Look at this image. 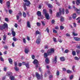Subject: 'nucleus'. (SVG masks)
<instances>
[{"label":"nucleus","instance_id":"aec40b11","mask_svg":"<svg viewBox=\"0 0 80 80\" xmlns=\"http://www.w3.org/2000/svg\"><path fill=\"white\" fill-rule=\"evenodd\" d=\"M47 5L48 6V8H52V7H53L52 6V4H50L48 3V4H47Z\"/></svg>","mask_w":80,"mask_h":80},{"label":"nucleus","instance_id":"4468645a","mask_svg":"<svg viewBox=\"0 0 80 80\" xmlns=\"http://www.w3.org/2000/svg\"><path fill=\"white\" fill-rule=\"evenodd\" d=\"M24 52L26 54L28 53V52H29V50L28 48H26L25 49Z\"/></svg>","mask_w":80,"mask_h":80},{"label":"nucleus","instance_id":"6ab92c4d","mask_svg":"<svg viewBox=\"0 0 80 80\" xmlns=\"http://www.w3.org/2000/svg\"><path fill=\"white\" fill-rule=\"evenodd\" d=\"M36 42L37 44H40V39H38L36 41Z\"/></svg>","mask_w":80,"mask_h":80},{"label":"nucleus","instance_id":"ea45409f","mask_svg":"<svg viewBox=\"0 0 80 80\" xmlns=\"http://www.w3.org/2000/svg\"><path fill=\"white\" fill-rule=\"evenodd\" d=\"M60 28L61 30H62L63 29H64V27L62 26H60Z\"/></svg>","mask_w":80,"mask_h":80},{"label":"nucleus","instance_id":"052dcab7","mask_svg":"<svg viewBox=\"0 0 80 80\" xmlns=\"http://www.w3.org/2000/svg\"><path fill=\"white\" fill-rule=\"evenodd\" d=\"M24 10H27V7H26V6L24 5Z\"/></svg>","mask_w":80,"mask_h":80},{"label":"nucleus","instance_id":"8fccbe9b","mask_svg":"<svg viewBox=\"0 0 80 80\" xmlns=\"http://www.w3.org/2000/svg\"><path fill=\"white\" fill-rule=\"evenodd\" d=\"M44 48L45 49H48V46L47 45L44 46Z\"/></svg>","mask_w":80,"mask_h":80},{"label":"nucleus","instance_id":"4be33fe9","mask_svg":"<svg viewBox=\"0 0 80 80\" xmlns=\"http://www.w3.org/2000/svg\"><path fill=\"white\" fill-rule=\"evenodd\" d=\"M76 11L77 12L79 15L80 14V10L77 8H76Z\"/></svg>","mask_w":80,"mask_h":80},{"label":"nucleus","instance_id":"c756f323","mask_svg":"<svg viewBox=\"0 0 80 80\" xmlns=\"http://www.w3.org/2000/svg\"><path fill=\"white\" fill-rule=\"evenodd\" d=\"M23 17L24 18H25V17H26V13H25V12H23Z\"/></svg>","mask_w":80,"mask_h":80},{"label":"nucleus","instance_id":"0e129e2a","mask_svg":"<svg viewBox=\"0 0 80 80\" xmlns=\"http://www.w3.org/2000/svg\"><path fill=\"white\" fill-rule=\"evenodd\" d=\"M35 56L34 55H32V59H35Z\"/></svg>","mask_w":80,"mask_h":80},{"label":"nucleus","instance_id":"4c0bfd02","mask_svg":"<svg viewBox=\"0 0 80 80\" xmlns=\"http://www.w3.org/2000/svg\"><path fill=\"white\" fill-rule=\"evenodd\" d=\"M36 34H38V35H40L41 33V32H39L38 31H37L36 32Z\"/></svg>","mask_w":80,"mask_h":80},{"label":"nucleus","instance_id":"0eeeda50","mask_svg":"<svg viewBox=\"0 0 80 80\" xmlns=\"http://www.w3.org/2000/svg\"><path fill=\"white\" fill-rule=\"evenodd\" d=\"M33 64H35V65H37V64H38V60L35 59L34 60V61L33 62Z\"/></svg>","mask_w":80,"mask_h":80},{"label":"nucleus","instance_id":"13d9d810","mask_svg":"<svg viewBox=\"0 0 80 80\" xmlns=\"http://www.w3.org/2000/svg\"><path fill=\"white\" fill-rule=\"evenodd\" d=\"M18 15H19V16H22V12H19L18 13Z\"/></svg>","mask_w":80,"mask_h":80},{"label":"nucleus","instance_id":"f257e3e1","mask_svg":"<svg viewBox=\"0 0 80 80\" xmlns=\"http://www.w3.org/2000/svg\"><path fill=\"white\" fill-rule=\"evenodd\" d=\"M55 52L54 49L53 48L50 49L48 50L47 53H44V58H47L48 55H52V53H53Z\"/></svg>","mask_w":80,"mask_h":80},{"label":"nucleus","instance_id":"603ef678","mask_svg":"<svg viewBox=\"0 0 80 80\" xmlns=\"http://www.w3.org/2000/svg\"><path fill=\"white\" fill-rule=\"evenodd\" d=\"M73 75H71L70 77V80H72V79H73Z\"/></svg>","mask_w":80,"mask_h":80},{"label":"nucleus","instance_id":"bb28decb","mask_svg":"<svg viewBox=\"0 0 80 80\" xmlns=\"http://www.w3.org/2000/svg\"><path fill=\"white\" fill-rule=\"evenodd\" d=\"M45 62L46 63H49V59H48V58H47L45 60Z\"/></svg>","mask_w":80,"mask_h":80},{"label":"nucleus","instance_id":"58836bf2","mask_svg":"<svg viewBox=\"0 0 80 80\" xmlns=\"http://www.w3.org/2000/svg\"><path fill=\"white\" fill-rule=\"evenodd\" d=\"M74 59L76 60H79V58H78V57H74Z\"/></svg>","mask_w":80,"mask_h":80},{"label":"nucleus","instance_id":"7c9ffc66","mask_svg":"<svg viewBox=\"0 0 80 80\" xmlns=\"http://www.w3.org/2000/svg\"><path fill=\"white\" fill-rule=\"evenodd\" d=\"M36 24L38 27H40V25H41V23L38 22H37L36 23Z\"/></svg>","mask_w":80,"mask_h":80},{"label":"nucleus","instance_id":"9b49d317","mask_svg":"<svg viewBox=\"0 0 80 80\" xmlns=\"http://www.w3.org/2000/svg\"><path fill=\"white\" fill-rule=\"evenodd\" d=\"M9 78L11 80H15V77L13 76H10Z\"/></svg>","mask_w":80,"mask_h":80},{"label":"nucleus","instance_id":"5701e85b","mask_svg":"<svg viewBox=\"0 0 80 80\" xmlns=\"http://www.w3.org/2000/svg\"><path fill=\"white\" fill-rule=\"evenodd\" d=\"M14 70L15 71L18 72V71L19 70V68H18L17 67H14Z\"/></svg>","mask_w":80,"mask_h":80},{"label":"nucleus","instance_id":"a18cd8bd","mask_svg":"<svg viewBox=\"0 0 80 80\" xmlns=\"http://www.w3.org/2000/svg\"><path fill=\"white\" fill-rule=\"evenodd\" d=\"M75 66H73L72 67V69L74 72H75V71L74 70H75Z\"/></svg>","mask_w":80,"mask_h":80},{"label":"nucleus","instance_id":"f3484780","mask_svg":"<svg viewBox=\"0 0 80 80\" xmlns=\"http://www.w3.org/2000/svg\"><path fill=\"white\" fill-rule=\"evenodd\" d=\"M76 4L77 5H79V4H80V0H77L76 2Z\"/></svg>","mask_w":80,"mask_h":80},{"label":"nucleus","instance_id":"09e8293b","mask_svg":"<svg viewBox=\"0 0 80 80\" xmlns=\"http://www.w3.org/2000/svg\"><path fill=\"white\" fill-rule=\"evenodd\" d=\"M0 60L2 62H3V61H4V60H3V58H2V56L1 57Z\"/></svg>","mask_w":80,"mask_h":80},{"label":"nucleus","instance_id":"37998d69","mask_svg":"<svg viewBox=\"0 0 80 80\" xmlns=\"http://www.w3.org/2000/svg\"><path fill=\"white\" fill-rule=\"evenodd\" d=\"M46 31H47V32L48 33L50 32L49 31V29L48 28L46 29Z\"/></svg>","mask_w":80,"mask_h":80},{"label":"nucleus","instance_id":"f8f14e48","mask_svg":"<svg viewBox=\"0 0 80 80\" xmlns=\"http://www.w3.org/2000/svg\"><path fill=\"white\" fill-rule=\"evenodd\" d=\"M74 39L76 41H80V38H78L75 37L74 38Z\"/></svg>","mask_w":80,"mask_h":80},{"label":"nucleus","instance_id":"338daca9","mask_svg":"<svg viewBox=\"0 0 80 80\" xmlns=\"http://www.w3.org/2000/svg\"><path fill=\"white\" fill-rule=\"evenodd\" d=\"M77 48H78V49H80V45H77Z\"/></svg>","mask_w":80,"mask_h":80},{"label":"nucleus","instance_id":"3c124183","mask_svg":"<svg viewBox=\"0 0 80 80\" xmlns=\"http://www.w3.org/2000/svg\"><path fill=\"white\" fill-rule=\"evenodd\" d=\"M14 66H15V67H17V66L18 65L17 62H15L14 63Z\"/></svg>","mask_w":80,"mask_h":80},{"label":"nucleus","instance_id":"b1692460","mask_svg":"<svg viewBox=\"0 0 80 80\" xmlns=\"http://www.w3.org/2000/svg\"><path fill=\"white\" fill-rule=\"evenodd\" d=\"M72 53L73 56L76 55V52H75V51H72Z\"/></svg>","mask_w":80,"mask_h":80},{"label":"nucleus","instance_id":"5fc2aeb1","mask_svg":"<svg viewBox=\"0 0 80 80\" xmlns=\"http://www.w3.org/2000/svg\"><path fill=\"white\" fill-rule=\"evenodd\" d=\"M40 78L41 79H43V74H42V73H41V74Z\"/></svg>","mask_w":80,"mask_h":80},{"label":"nucleus","instance_id":"e433bc0d","mask_svg":"<svg viewBox=\"0 0 80 80\" xmlns=\"http://www.w3.org/2000/svg\"><path fill=\"white\" fill-rule=\"evenodd\" d=\"M22 40L24 43H26V40H25V38H23Z\"/></svg>","mask_w":80,"mask_h":80},{"label":"nucleus","instance_id":"20e7f679","mask_svg":"<svg viewBox=\"0 0 80 80\" xmlns=\"http://www.w3.org/2000/svg\"><path fill=\"white\" fill-rule=\"evenodd\" d=\"M36 76L37 78L38 79V80H39L40 79H41L40 78V74H39V73H38L37 72H36Z\"/></svg>","mask_w":80,"mask_h":80},{"label":"nucleus","instance_id":"864d4df0","mask_svg":"<svg viewBox=\"0 0 80 80\" xmlns=\"http://www.w3.org/2000/svg\"><path fill=\"white\" fill-rule=\"evenodd\" d=\"M8 12L10 14H11L12 13V10H9L8 11Z\"/></svg>","mask_w":80,"mask_h":80},{"label":"nucleus","instance_id":"c9c22d12","mask_svg":"<svg viewBox=\"0 0 80 80\" xmlns=\"http://www.w3.org/2000/svg\"><path fill=\"white\" fill-rule=\"evenodd\" d=\"M56 75L57 76H59V75H60V72H59V71H57L56 72Z\"/></svg>","mask_w":80,"mask_h":80},{"label":"nucleus","instance_id":"774afa93","mask_svg":"<svg viewBox=\"0 0 80 80\" xmlns=\"http://www.w3.org/2000/svg\"><path fill=\"white\" fill-rule=\"evenodd\" d=\"M3 70L4 71H6L7 70V67H4Z\"/></svg>","mask_w":80,"mask_h":80},{"label":"nucleus","instance_id":"412c9836","mask_svg":"<svg viewBox=\"0 0 80 80\" xmlns=\"http://www.w3.org/2000/svg\"><path fill=\"white\" fill-rule=\"evenodd\" d=\"M37 15H38V16H40L41 15H42V14H41V12H40L39 11H38L37 12Z\"/></svg>","mask_w":80,"mask_h":80},{"label":"nucleus","instance_id":"2eb2a0df","mask_svg":"<svg viewBox=\"0 0 80 80\" xmlns=\"http://www.w3.org/2000/svg\"><path fill=\"white\" fill-rule=\"evenodd\" d=\"M7 75V76H10V75H12V73L10 72H8Z\"/></svg>","mask_w":80,"mask_h":80},{"label":"nucleus","instance_id":"f704fd0d","mask_svg":"<svg viewBox=\"0 0 80 80\" xmlns=\"http://www.w3.org/2000/svg\"><path fill=\"white\" fill-rule=\"evenodd\" d=\"M72 34L74 36H77L78 35V34L75 33V32H72Z\"/></svg>","mask_w":80,"mask_h":80},{"label":"nucleus","instance_id":"7ed1b4c3","mask_svg":"<svg viewBox=\"0 0 80 80\" xmlns=\"http://www.w3.org/2000/svg\"><path fill=\"white\" fill-rule=\"evenodd\" d=\"M8 28V24L6 23L0 26V29L2 30H3V29L7 28Z\"/></svg>","mask_w":80,"mask_h":80},{"label":"nucleus","instance_id":"9d476101","mask_svg":"<svg viewBox=\"0 0 80 80\" xmlns=\"http://www.w3.org/2000/svg\"><path fill=\"white\" fill-rule=\"evenodd\" d=\"M27 26L28 28H31V25H30V23L29 21H28L27 22Z\"/></svg>","mask_w":80,"mask_h":80},{"label":"nucleus","instance_id":"ddd939ff","mask_svg":"<svg viewBox=\"0 0 80 80\" xmlns=\"http://www.w3.org/2000/svg\"><path fill=\"white\" fill-rule=\"evenodd\" d=\"M76 17H77V15L75 13H74L72 16V18H73V19H75Z\"/></svg>","mask_w":80,"mask_h":80},{"label":"nucleus","instance_id":"680f3d73","mask_svg":"<svg viewBox=\"0 0 80 80\" xmlns=\"http://www.w3.org/2000/svg\"><path fill=\"white\" fill-rule=\"evenodd\" d=\"M5 20L6 22H8V19L7 18H5Z\"/></svg>","mask_w":80,"mask_h":80},{"label":"nucleus","instance_id":"393cba45","mask_svg":"<svg viewBox=\"0 0 80 80\" xmlns=\"http://www.w3.org/2000/svg\"><path fill=\"white\" fill-rule=\"evenodd\" d=\"M6 38L7 36H6V35H4L3 36V40H4V41H5Z\"/></svg>","mask_w":80,"mask_h":80},{"label":"nucleus","instance_id":"4d7b16f0","mask_svg":"<svg viewBox=\"0 0 80 80\" xmlns=\"http://www.w3.org/2000/svg\"><path fill=\"white\" fill-rule=\"evenodd\" d=\"M41 22L42 24V25H43V26H45V24L44 23V21H42Z\"/></svg>","mask_w":80,"mask_h":80},{"label":"nucleus","instance_id":"a19ab883","mask_svg":"<svg viewBox=\"0 0 80 80\" xmlns=\"http://www.w3.org/2000/svg\"><path fill=\"white\" fill-rule=\"evenodd\" d=\"M65 12L66 13V14H68V13H69V11H68V10L67 9H66Z\"/></svg>","mask_w":80,"mask_h":80},{"label":"nucleus","instance_id":"423d86ee","mask_svg":"<svg viewBox=\"0 0 80 80\" xmlns=\"http://www.w3.org/2000/svg\"><path fill=\"white\" fill-rule=\"evenodd\" d=\"M11 31H12V35L13 37H15L16 33H15V32L14 31L13 29H12Z\"/></svg>","mask_w":80,"mask_h":80},{"label":"nucleus","instance_id":"e2e57ef3","mask_svg":"<svg viewBox=\"0 0 80 80\" xmlns=\"http://www.w3.org/2000/svg\"><path fill=\"white\" fill-rule=\"evenodd\" d=\"M27 39L28 40V41H30V39L28 36L27 37Z\"/></svg>","mask_w":80,"mask_h":80},{"label":"nucleus","instance_id":"49530a36","mask_svg":"<svg viewBox=\"0 0 80 80\" xmlns=\"http://www.w3.org/2000/svg\"><path fill=\"white\" fill-rule=\"evenodd\" d=\"M23 1L24 2H25L26 3H27L30 2L28 0H23Z\"/></svg>","mask_w":80,"mask_h":80},{"label":"nucleus","instance_id":"f03ea898","mask_svg":"<svg viewBox=\"0 0 80 80\" xmlns=\"http://www.w3.org/2000/svg\"><path fill=\"white\" fill-rule=\"evenodd\" d=\"M59 12H57L56 13V16L57 17H58L60 15H61V14H63L64 15L65 13V10L64 8H62H62H60L59 9ZM62 10V11L61 10Z\"/></svg>","mask_w":80,"mask_h":80},{"label":"nucleus","instance_id":"79ce46f5","mask_svg":"<svg viewBox=\"0 0 80 80\" xmlns=\"http://www.w3.org/2000/svg\"><path fill=\"white\" fill-rule=\"evenodd\" d=\"M67 72L68 73H72V71L70 70H68L67 71Z\"/></svg>","mask_w":80,"mask_h":80},{"label":"nucleus","instance_id":"6e6552de","mask_svg":"<svg viewBox=\"0 0 80 80\" xmlns=\"http://www.w3.org/2000/svg\"><path fill=\"white\" fill-rule=\"evenodd\" d=\"M57 56H55L54 59L53 60V62H54L55 63H57Z\"/></svg>","mask_w":80,"mask_h":80},{"label":"nucleus","instance_id":"a211bd4d","mask_svg":"<svg viewBox=\"0 0 80 80\" xmlns=\"http://www.w3.org/2000/svg\"><path fill=\"white\" fill-rule=\"evenodd\" d=\"M60 58V60L61 61H62V62H63V61H65V58H64V57H61Z\"/></svg>","mask_w":80,"mask_h":80},{"label":"nucleus","instance_id":"6e6d98bb","mask_svg":"<svg viewBox=\"0 0 80 80\" xmlns=\"http://www.w3.org/2000/svg\"><path fill=\"white\" fill-rule=\"evenodd\" d=\"M80 50H77L76 51V52H77V54H79V53H80Z\"/></svg>","mask_w":80,"mask_h":80},{"label":"nucleus","instance_id":"c85d7f7f","mask_svg":"<svg viewBox=\"0 0 80 80\" xmlns=\"http://www.w3.org/2000/svg\"><path fill=\"white\" fill-rule=\"evenodd\" d=\"M10 2L9 1H8L7 2V6H8V8L10 7Z\"/></svg>","mask_w":80,"mask_h":80},{"label":"nucleus","instance_id":"473e14b6","mask_svg":"<svg viewBox=\"0 0 80 80\" xmlns=\"http://www.w3.org/2000/svg\"><path fill=\"white\" fill-rule=\"evenodd\" d=\"M49 13H50V14H52L53 13V11H52V9H50L49 10Z\"/></svg>","mask_w":80,"mask_h":80},{"label":"nucleus","instance_id":"1a4fd4ad","mask_svg":"<svg viewBox=\"0 0 80 80\" xmlns=\"http://www.w3.org/2000/svg\"><path fill=\"white\" fill-rule=\"evenodd\" d=\"M45 17L47 20H48V19H49V14L48 13H47L46 14H45Z\"/></svg>","mask_w":80,"mask_h":80},{"label":"nucleus","instance_id":"39448f33","mask_svg":"<svg viewBox=\"0 0 80 80\" xmlns=\"http://www.w3.org/2000/svg\"><path fill=\"white\" fill-rule=\"evenodd\" d=\"M30 4H31V3H30V2L29 1L28 2H26L25 3H24L23 5H25V6H27V7H30Z\"/></svg>","mask_w":80,"mask_h":80},{"label":"nucleus","instance_id":"72a5a7b5","mask_svg":"<svg viewBox=\"0 0 80 80\" xmlns=\"http://www.w3.org/2000/svg\"><path fill=\"white\" fill-rule=\"evenodd\" d=\"M43 12L45 14L47 13V10L46 9H44L43 11Z\"/></svg>","mask_w":80,"mask_h":80},{"label":"nucleus","instance_id":"c03bdc74","mask_svg":"<svg viewBox=\"0 0 80 80\" xmlns=\"http://www.w3.org/2000/svg\"><path fill=\"white\" fill-rule=\"evenodd\" d=\"M53 32L54 33H57V31L55 29H53Z\"/></svg>","mask_w":80,"mask_h":80},{"label":"nucleus","instance_id":"a878e982","mask_svg":"<svg viewBox=\"0 0 80 80\" xmlns=\"http://www.w3.org/2000/svg\"><path fill=\"white\" fill-rule=\"evenodd\" d=\"M60 21L61 22H63L64 21V18L63 17H61L60 18Z\"/></svg>","mask_w":80,"mask_h":80},{"label":"nucleus","instance_id":"dca6fc26","mask_svg":"<svg viewBox=\"0 0 80 80\" xmlns=\"http://www.w3.org/2000/svg\"><path fill=\"white\" fill-rule=\"evenodd\" d=\"M8 61L9 62L10 64H12L13 63V61H12V59L11 58H9L8 59Z\"/></svg>","mask_w":80,"mask_h":80},{"label":"nucleus","instance_id":"cd10ccee","mask_svg":"<svg viewBox=\"0 0 80 80\" xmlns=\"http://www.w3.org/2000/svg\"><path fill=\"white\" fill-rule=\"evenodd\" d=\"M12 40L13 41H14V42H16V41H18V39L15 38V37H14L13 38Z\"/></svg>","mask_w":80,"mask_h":80},{"label":"nucleus","instance_id":"69168bd1","mask_svg":"<svg viewBox=\"0 0 80 80\" xmlns=\"http://www.w3.org/2000/svg\"><path fill=\"white\" fill-rule=\"evenodd\" d=\"M16 18H17V20H19V18H20V17H19L17 15L16 16Z\"/></svg>","mask_w":80,"mask_h":80},{"label":"nucleus","instance_id":"2f4dec72","mask_svg":"<svg viewBox=\"0 0 80 80\" xmlns=\"http://www.w3.org/2000/svg\"><path fill=\"white\" fill-rule=\"evenodd\" d=\"M25 65L27 68H29V64L28 63H27Z\"/></svg>","mask_w":80,"mask_h":80},{"label":"nucleus","instance_id":"de8ad7c7","mask_svg":"<svg viewBox=\"0 0 80 80\" xmlns=\"http://www.w3.org/2000/svg\"><path fill=\"white\" fill-rule=\"evenodd\" d=\"M68 52H69V51H68V50L66 49L64 51L65 53H67Z\"/></svg>","mask_w":80,"mask_h":80},{"label":"nucleus","instance_id":"bf43d9fd","mask_svg":"<svg viewBox=\"0 0 80 80\" xmlns=\"http://www.w3.org/2000/svg\"><path fill=\"white\" fill-rule=\"evenodd\" d=\"M66 37H70V34L68 33H66Z\"/></svg>","mask_w":80,"mask_h":80}]
</instances>
